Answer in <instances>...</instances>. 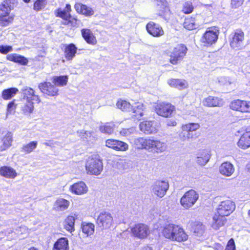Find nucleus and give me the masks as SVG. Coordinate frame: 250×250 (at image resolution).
<instances>
[{"label":"nucleus","mask_w":250,"mask_h":250,"mask_svg":"<svg viewBox=\"0 0 250 250\" xmlns=\"http://www.w3.org/2000/svg\"><path fill=\"white\" fill-rule=\"evenodd\" d=\"M244 113H250V101L244 100Z\"/></svg>","instance_id":"nucleus-62"},{"label":"nucleus","mask_w":250,"mask_h":250,"mask_svg":"<svg viewBox=\"0 0 250 250\" xmlns=\"http://www.w3.org/2000/svg\"><path fill=\"white\" fill-rule=\"evenodd\" d=\"M11 11V10L8 9V7L5 6L2 3L0 5V16L8 15Z\"/></svg>","instance_id":"nucleus-57"},{"label":"nucleus","mask_w":250,"mask_h":250,"mask_svg":"<svg viewBox=\"0 0 250 250\" xmlns=\"http://www.w3.org/2000/svg\"><path fill=\"white\" fill-rule=\"evenodd\" d=\"M79 137L83 139L88 140L92 136L93 132L91 131L81 130L77 132Z\"/></svg>","instance_id":"nucleus-50"},{"label":"nucleus","mask_w":250,"mask_h":250,"mask_svg":"<svg viewBox=\"0 0 250 250\" xmlns=\"http://www.w3.org/2000/svg\"><path fill=\"white\" fill-rule=\"evenodd\" d=\"M244 0H231V5L233 7L237 8L240 6Z\"/></svg>","instance_id":"nucleus-61"},{"label":"nucleus","mask_w":250,"mask_h":250,"mask_svg":"<svg viewBox=\"0 0 250 250\" xmlns=\"http://www.w3.org/2000/svg\"><path fill=\"white\" fill-rule=\"evenodd\" d=\"M95 226L92 223H83L82 225V229L83 233L87 236L93 234L94 232Z\"/></svg>","instance_id":"nucleus-37"},{"label":"nucleus","mask_w":250,"mask_h":250,"mask_svg":"<svg viewBox=\"0 0 250 250\" xmlns=\"http://www.w3.org/2000/svg\"><path fill=\"white\" fill-rule=\"evenodd\" d=\"M179 137L182 141H185L186 140H189L190 139H192L193 138V135L191 133L184 131L183 130H182V131L179 135Z\"/></svg>","instance_id":"nucleus-52"},{"label":"nucleus","mask_w":250,"mask_h":250,"mask_svg":"<svg viewBox=\"0 0 250 250\" xmlns=\"http://www.w3.org/2000/svg\"><path fill=\"white\" fill-rule=\"evenodd\" d=\"M0 174L6 178H14L17 176L16 171L9 167L4 166L0 168Z\"/></svg>","instance_id":"nucleus-31"},{"label":"nucleus","mask_w":250,"mask_h":250,"mask_svg":"<svg viewBox=\"0 0 250 250\" xmlns=\"http://www.w3.org/2000/svg\"><path fill=\"white\" fill-rule=\"evenodd\" d=\"M146 28L147 32L154 37H159L164 35L162 28L153 22L148 23Z\"/></svg>","instance_id":"nucleus-19"},{"label":"nucleus","mask_w":250,"mask_h":250,"mask_svg":"<svg viewBox=\"0 0 250 250\" xmlns=\"http://www.w3.org/2000/svg\"><path fill=\"white\" fill-rule=\"evenodd\" d=\"M22 91L24 98L27 101L34 102L37 103L41 102L39 97L35 94V91L32 88L25 86L22 89Z\"/></svg>","instance_id":"nucleus-20"},{"label":"nucleus","mask_w":250,"mask_h":250,"mask_svg":"<svg viewBox=\"0 0 250 250\" xmlns=\"http://www.w3.org/2000/svg\"><path fill=\"white\" fill-rule=\"evenodd\" d=\"M229 107L233 110L244 113V100L239 99L233 100L230 103Z\"/></svg>","instance_id":"nucleus-33"},{"label":"nucleus","mask_w":250,"mask_h":250,"mask_svg":"<svg viewBox=\"0 0 250 250\" xmlns=\"http://www.w3.org/2000/svg\"><path fill=\"white\" fill-rule=\"evenodd\" d=\"M13 51V47L10 45H0V52L3 54H6Z\"/></svg>","instance_id":"nucleus-56"},{"label":"nucleus","mask_w":250,"mask_h":250,"mask_svg":"<svg viewBox=\"0 0 250 250\" xmlns=\"http://www.w3.org/2000/svg\"><path fill=\"white\" fill-rule=\"evenodd\" d=\"M235 246L234 240L231 238L228 242L225 250H235Z\"/></svg>","instance_id":"nucleus-59"},{"label":"nucleus","mask_w":250,"mask_h":250,"mask_svg":"<svg viewBox=\"0 0 250 250\" xmlns=\"http://www.w3.org/2000/svg\"><path fill=\"white\" fill-rule=\"evenodd\" d=\"M113 222V217L108 212H101L97 219V224L102 229H109Z\"/></svg>","instance_id":"nucleus-8"},{"label":"nucleus","mask_w":250,"mask_h":250,"mask_svg":"<svg viewBox=\"0 0 250 250\" xmlns=\"http://www.w3.org/2000/svg\"><path fill=\"white\" fill-rule=\"evenodd\" d=\"M116 105L119 109L126 112L131 111L133 107L129 102L121 99L118 101Z\"/></svg>","instance_id":"nucleus-35"},{"label":"nucleus","mask_w":250,"mask_h":250,"mask_svg":"<svg viewBox=\"0 0 250 250\" xmlns=\"http://www.w3.org/2000/svg\"><path fill=\"white\" fill-rule=\"evenodd\" d=\"M56 17L62 18L65 21H68L70 19L71 16L70 14L66 12V10H62L61 8H58L55 11Z\"/></svg>","instance_id":"nucleus-42"},{"label":"nucleus","mask_w":250,"mask_h":250,"mask_svg":"<svg viewBox=\"0 0 250 250\" xmlns=\"http://www.w3.org/2000/svg\"><path fill=\"white\" fill-rule=\"evenodd\" d=\"M220 173L225 176H230L234 171V167L229 162H224L219 167Z\"/></svg>","instance_id":"nucleus-25"},{"label":"nucleus","mask_w":250,"mask_h":250,"mask_svg":"<svg viewBox=\"0 0 250 250\" xmlns=\"http://www.w3.org/2000/svg\"><path fill=\"white\" fill-rule=\"evenodd\" d=\"M19 90L17 88L12 87L4 90L2 92V97L4 100H9L18 93Z\"/></svg>","instance_id":"nucleus-36"},{"label":"nucleus","mask_w":250,"mask_h":250,"mask_svg":"<svg viewBox=\"0 0 250 250\" xmlns=\"http://www.w3.org/2000/svg\"><path fill=\"white\" fill-rule=\"evenodd\" d=\"M114 126L113 124L106 123L100 126L99 130L103 133L110 135L114 131Z\"/></svg>","instance_id":"nucleus-38"},{"label":"nucleus","mask_w":250,"mask_h":250,"mask_svg":"<svg viewBox=\"0 0 250 250\" xmlns=\"http://www.w3.org/2000/svg\"><path fill=\"white\" fill-rule=\"evenodd\" d=\"M174 106L167 103H160L155 106L156 113L164 117L170 116L174 110Z\"/></svg>","instance_id":"nucleus-10"},{"label":"nucleus","mask_w":250,"mask_h":250,"mask_svg":"<svg viewBox=\"0 0 250 250\" xmlns=\"http://www.w3.org/2000/svg\"><path fill=\"white\" fill-rule=\"evenodd\" d=\"M210 158V152L208 149H202L199 151L197 155L196 162L200 166H205Z\"/></svg>","instance_id":"nucleus-21"},{"label":"nucleus","mask_w":250,"mask_h":250,"mask_svg":"<svg viewBox=\"0 0 250 250\" xmlns=\"http://www.w3.org/2000/svg\"><path fill=\"white\" fill-rule=\"evenodd\" d=\"M46 4L45 0H37L34 4V10L37 11H40L45 7Z\"/></svg>","instance_id":"nucleus-46"},{"label":"nucleus","mask_w":250,"mask_h":250,"mask_svg":"<svg viewBox=\"0 0 250 250\" xmlns=\"http://www.w3.org/2000/svg\"><path fill=\"white\" fill-rule=\"evenodd\" d=\"M102 162L95 158H89L86 164V169L91 174L98 175L103 170Z\"/></svg>","instance_id":"nucleus-9"},{"label":"nucleus","mask_w":250,"mask_h":250,"mask_svg":"<svg viewBox=\"0 0 250 250\" xmlns=\"http://www.w3.org/2000/svg\"><path fill=\"white\" fill-rule=\"evenodd\" d=\"M74 8L78 13L86 17L91 16L94 13V10L91 7L80 3H76Z\"/></svg>","instance_id":"nucleus-23"},{"label":"nucleus","mask_w":250,"mask_h":250,"mask_svg":"<svg viewBox=\"0 0 250 250\" xmlns=\"http://www.w3.org/2000/svg\"><path fill=\"white\" fill-rule=\"evenodd\" d=\"M2 141L3 146V149L5 150L9 147L11 146L13 141L12 135L11 133L7 132L2 138Z\"/></svg>","instance_id":"nucleus-40"},{"label":"nucleus","mask_w":250,"mask_h":250,"mask_svg":"<svg viewBox=\"0 0 250 250\" xmlns=\"http://www.w3.org/2000/svg\"><path fill=\"white\" fill-rule=\"evenodd\" d=\"M118 140L115 139H107L105 142L106 147L115 149Z\"/></svg>","instance_id":"nucleus-54"},{"label":"nucleus","mask_w":250,"mask_h":250,"mask_svg":"<svg viewBox=\"0 0 250 250\" xmlns=\"http://www.w3.org/2000/svg\"><path fill=\"white\" fill-rule=\"evenodd\" d=\"M163 234L167 239L179 242L185 241L188 239V235L184 229L179 226L173 224L165 226L163 230Z\"/></svg>","instance_id":"nucleus-2"},{"label":"nucleus","mask_w":250,"mask_h":250,"mask_svg":"<svg viewBox=\"0 0 250 250\" xmlns=\"http://www.w3.org/2000/svg\"><path fill=\"white\" fill-rule=\"evenodd\" d=\"M14 19V15H4L0 16V22L3 26H7L12 23Z\"/></svg>","instance_id":"nucleus-44"},{"label":"nucleus","mask_w":250,"mask_h":250,"mask_svg":"<svg viewBox=\"0 0 250 250\" xmlns=\"http://www.w3.org/2000/svg\"><path fill=\"white\" fill-rule=\"evenodd\" d=\"M227 219L226 216L221 215L215 212L212 217V222L211 223L212 228L215 229H219L221 227L224 226L226 223Z\"/></svg>","instance_id":"nucleus-22"},{"label":"nucleus","mask_w":250,"mask_h":250,"mask_svg":"<svg viewBox=\"0 0 250 250\" xmlns=\"http://www.w3.org/2000/svg\"><path fill=\"white\" fill-rule=\"evenodd\" d=\"M18 56L17 54H11L8 55L6 58L9 61L16 62Z\"/></svg>","instance_id":"nucleus-60"},{"label":"nucleus","mask_w":250,"mask_h":250,"mask_svg":"<svg viewBox=\"0 0 250 250\" xmlns=\"http://www.w3.org/2000/svg\"><path fill=\"white\" fill-rule=\"evenodd\" d=\"M116 167L120 170H124L127 167V164L125 161L123 159H120L117 162L116 164Z\"/></svg>","instance_id":"nucleus-55"},{"label":"nucleus","mask_w":250,"mask_h":250,"mask_svg":"<svg viewBox=\"0 0 250 250\" xmlns=\"http://www.w3.org/2000/svg\"><path fill=\"white\" fill-rule=\"evenodd\" d=\"M169 183L167 180H157L151 186L152 194L161 198L166 195L169 188Z\"/></svg>","instance_id":"nucleus-4"},{"label":"nucleus","mask_w":250,"mask_h":250,"mask_svg":"<svg viewBox=\"0 0 250 250\" xmlns=\"http://www.w3.org/2000/svg\"><path fill=\"white\" fill-rule=\"evenodd\" d=\"M28 62V61L27 59L22 56L19 55L16 63H20L21 65H26Z\"/></svg>","instance_id":"nucleus-58"},{"label":"nucleus","mask_w":250,"mask_h":250,"mask_svg":"<svg viewBox=\"0 0 250 250\" xmlns=\"http://www.w3.org/2000/svg\"><path fill=\"white\" fill-rule=\"evenodd\" d=\"M77 20L76 19H73L71 20H70V19H69L68 21H65L62 23L63 24L66 25L69 23H72V25H73V26H76V25L77 24Z\"/></svg>","instance_id":"nucleus-64"},{"label":"nucleus","mask_w":250,"mask_h":250,"mask_svg":"<svg viewBox=\"0 0 250 250\" xmlns=\"http://www.w3.org/2000/svg\"><path fill=\"white\" fill-rule=\"evenodd\" d=\"M33 102L27 101L22 107L23 112L26 114H29L33 111Z\"/></svg>","instance_id":"nucleus-45"},{"label":"nucleus","mask_w":250,"mask_h":250,"mask_svg":"<svg viewBox=\"0 0 250 250\" xmlns=\"http://www.w3.org/2000/svg\"><path fill=\"white\" fill-rule=\"evenodd\" d=\"M128 149V145L122 141L118 140L115 150L124 151H126Z\"/></svg>","instance_id":"nucleus-47"},{"label":"nucleus","mask_w":250,"mask_h":250,"mask_svg":"<svg viewBox=\"0 0 250 250\" xmlns=\"http://www.w3.org/2000/svg\"><path fill=\"white\" fill-rule=\"evenodd\" d=\"M136 131V129L134 127H131L129 128H123L120 131V134L122 136L128 137L135 133Z\"/></svg>","instance_id":"nucleus-49"},{"label":"nucleus","mask_w":250,"mask_h":250,"mask_svg":"<svg viewBox=\"0 0 250 250\" xmlns=\"http://www.w3.org/2000/svg\"><path fill=\"white\" fill-rule=\"evenodd\" d=\"M78 215L74 214L73 215L68 216L64 221V228L68 231L72 232L74 230V223Z\"/></svg>","instance_id":"nucleus-30"},{"label":"nucleus","mask_w":250,"mask_h":250,"mask_svg":"<svg viewBox=\"0 0 250 250\" xmlns=\"http://www.w3.org/2000/svg\"><path fill=\"white\" fill-rule=\"evenodd\" d=\"M200 125L198 123H189L182 126V130L184 131L191 132L194 131L200 128Z\"/></svg>","instance_id":"nucleus-41"},{"label":"nucleus","mask_w":250,"mask_h":250,"mask_svg":"<svg viewBox=\"0 0 250 250\" xmlns=\"http://www.w3.org/2000/svg\"><path fill=\"white\" fill-rule=\"evenodd\" d=\"M69 243L67 238L62 237L57 240L53 246V250H68Z\"/></svg>","instance_id":"nucleus-27"},{"label":"nucleus","mask_w":250,"mask_h":250,"mask_svg":"<svg viewBox=\"0 0 250 250\" xmlns=\"http://www.w3.org/2000/svg\"><path fill=\"white\" fill-rule=\"evenodd\" d=\"M69 189L75 194L83 195L87 192L88 187L83 182L81 181L71 186Z\"/></svg>","instance_id":"nucleus-18"},{"label":"nucleus","mask_w":250,"mask_h":250,"mask_svg":"<svg viewBox=\"0 0 250 250\" xmlns=\"http://www.w3.org/2000/svg\"><path fill=\"white\" fill-rule=\"evenodd\" d=\"M131 230L134 236L140 239L146 238L150 232L148 226L143 224L136 225L131 228Z\"/></svg>","instance_id":"nucleus-13"},{"label":"nucleus","mask_w":250,"mask_h":250,"mask_svg":"<svg viewBox=\"0 0 250 250\" xmlns=\"http://www.w3.org/2000/svg\"><path fill=\"white\" fill-rule=\"evenodd\" d=\"M234 203L229 200L222 201L217 208L216 212L221 215L228 216L235 209Z\"/></svg>","instance_id":"nucleus-11"},{"label":"nucleus","mask_w":250,"mask_h":250,"mask_svg":"<svg viewBox=\"0 0 250 250\" xmlns=\"http://www.w3.org/2000/svg\"><path fill=\"white\" fill-rule=\"evenodd\" d=\"M15 108V103L14 102H10L7 105V113H11Z\"/></svg>","instance_id":"nucleus-63"},{"label":"nucleus","mask_w":250,"mask_h":250,"mask_svg":"<svg viewBox=\"0 0 250 250\" xmlns=\"http://www.w3.org/2000/svg\"><path fill=\"white\" fill-rule=\"evenodd\" d=\"M205 226L201 223H197L193 228L194 233H197L198 235L202 234L204 231Z\"/></svg>","instance_id":"nucleus-53"},{"label":"nucleus","mask_w":250,"mask_h":250,"mask_svg":"<svg viewBox=\"0 0 250 250\" xmlns=\"http://www.w3.org/2000/svg\"><path fill=\"white\" fill-rule=\"evenodd\" d=\"M2 4L8 7V9L12 10L16 6L17 2V0H5Z\"/></svg>","instance_id":"nucleus-51"},{"label":"nucleus","mask_w":250,"mask_h":250,"mask_svg":"<svg viewBox=\"0 0 250 250\" xmlns=\"http://www.w3.org/2000/svg\"><path fill=\"white\" fill-rule=\"evenodd\" d=\"M37 145L38 142L37 141H32L28 144L24 145L21 149L22 151L26 153H30L37 147Z\"/></svg>","instance_id":"nucleus-39"},{"label":"nucleus","mask_w":250,"mask_h":250,"mask_svg":"<svg viewBox=\"0 0 250 250\" xmlns=\"http://www.w3.org/2000/svg\"><path fill=\"white\" fill-rule=\"evenodd\" d=\"M159 16L167 19L170 15V10L166 0H155Z\"/></svg>","instance_id":"nucleus-15"},{"label":"nucleus","mask_w":250,"mask_h":250,"mask_svg":"<svg viewBox=\"0 0 250 250\" xmlns=\"http://www.w3.org/2000/svg\"><path fill=\"white\" fill-rule=\"evenodd\" d=\"M237 145L243 149L250 147V126L246 128V132L241 136Z\"/></svg>","instance_id":"nucleus-17"},{"label":"nucleus","mask_w":250,"mask_h":250,"mask_svg":"<svg viewBox=\"0 0 250 250\" xmlns=\"http://www.w3.org/2000/svg\"><path fill=\"white\" fill-rule=\"evenodd\" d=\"M168 85L174 88L181 90L188 86V83L183 79H171L167 81Z\"/></svg>","instance_id":"nucleus-26"},{"label":"nucleus","mask_w":250,"mask_h":250,"mask_svg":"<svg viewBox=\"0 0 250 250\" xmlns=\"http://www.w3.org/2000/svg\"><path fill=\"white\" fill-rule=\"evenodd\" d=\"M219 30L216 27L208 28L201 38V42L204 46H210L215 43L218 38Z\"/></svg>","instance_id":"nucleus-3"},{"label":"nucleus","mask_w":250,"mask_h":250,"mask_svg":"<svg viewBox=\"0 0 250 250\" xmlns=\"http://www.w3.org/2000/svg\"><path fill=\"white\" fill-rule=\"evenodd\" d=\"M183 25L186 29L189 30L196 28V25L195 23L194 18L190 17L186 19L183 23Z\"/></svg>","instance_id":"nucleus-43"},{"label":"nucleus","mask_w":250,"mask_h":250,"mask_svg":"<svg viewBox=\"0 0 250 250\" xmlns=\"http://www.w3.org/2000/svg\"><path fill=\"white\" fill-rule=\"evenodd\" d=\"M134 144L139 149H144L149 152L162 153L167 149V145L164 142L154 140L150 137H140L134 140Z\"/></svg>","instance_id":"nucleus-1"},{"label":"nucleus","mask_w":250,"mask_h":250,"mask_svg":"<svg viewBox=\"0 0 250 250\" xmlns=\"http://www.w3.org/2000/svg\"><path fill=\"white\" fill-rule=\"evenodd\" d=\"M81 34L85 42L90 44L95 45L97 43V40L92 31L88 28L81 30Z\"/></svg>","instance_id":"nucleus-24"},{"label":"nucleus","mask_w":250,"mask_h":250,"mask_svg":"<svg viewBox=\"0 0 250 250\" xmlns=\"http://www.w3.org/2000/svg\"><path fill=\"white\" fill-rule=\"evenodd\" d=\"M41 92L49 96H57L59 94V89L54 84L50 82H44L39 84Z\"/></svg>","instance_id":"nucleus-12"},{"label":"nucleus","mask_w":250,"mask_h":250,"mask_svg":"<svg viewBox=\"0 0 250 250\" xmlns=\"http://www.w3.org/2000/svg\"><path fill=\"white\" fill-rule=\"evenodd\" d=\"M140 130L146 134H155L158 130V125L155 121H146L140 123Z\"/></svg>","instance_id":"nucleus-14"},{"label":"nucleus","mask_w":250,"mask_h":250,"mask_svg":"<svg viewBox=\"0 0 250 250\" xmlns=\"http://www.w3.org/2000/svg\"><path fill=\"white\" fill-rule=\"evenodd\" d=\"M77 48L76 46L71 43L67 45L64 49V56L67 61L72 60L75 56Z\"/></svg>","instance_id":"nucleus-28"},{"label":"nucleus","mask_w":250,"mask_h":250,"mask_svg":"<svg viewBox=\"0 0 250 250\" xmlns=\"http://www.w3.org/2000/svg\"><path fill=\"white\" fill-rule=\"evenodd\" d=\"M203 104L207 107H221L224 104V102L221 98L209 96L203 100Z\"/></svg>","instance_id":"nucleus-16"},{"label":"nucleus","mask_w":250,"mask_h":250,"mask_svg":"<svg viewBox=\"0 0 250 250\" xmlns=\"http://www.w3.org/2000/svg\"><path fill=\"white\" fill-rule=\"evenodd\" d=\"M193 10V6L191 2L187 1L183 4L182 11L186 14L191 13Z\"/></svg>","instance_id":"nucleus-48"},{"label":"nucleus","mask_w":250,"mask_h":250,"mask_svg":"<svg viewBox=\"0 0 250 250\" xmlns=\"http://www.w3.org/2000/svg\"><path fill=\"white\" fill-rule=\"evenodd\" d=\"M69 206V202L63 198H59L55 202L54 208L58 211H63L67 209Z\"/></svg>","instance_id":"nucleus-32"},{"label":"nucleus","mask_w":250,"mask_h":250,"mask_svg":"<svg viewBox=\"0 0 250 250\" xmlns=\"http://www.w3.org/2000/svg\"><path fill=\"white\" fill-rule=\"evenodd\" d=\"M199 199V194L193 189L187 191L180 199L181 206L186 209H188L196 203Z\"/></svg>","instance_id":"nucleus-5"},{"label":"nucleus","mask_w":250,"mask_h":250,"mask_svg":"<svg viewBox=\"0 0 250 250\" xmlns=\"http://www.w3.org/2000/svg\"><path fill=\"white\" fill-rule=\"evenodd\" d=\"M145 107L143 104L141 103H137L135 104V105H133L131 111L134 114V116L138 120H141V118L144 115V112Z\"/></svg>","instance_id":"nucleus-29"},{"label":"nucleus","mask_w":250,"mask_h":250,"mask_svg":"<svg viewBox=\"0 0 250 250\" xmlns=\"http://www.w3.org/2000/svg\"><path fill=\"white\" fill-rule=\"evenodd\" d=\"M67 76H55L53 78L52 83L57 86H63L67 84L68 82Z\"/></svg>","instance_id":"nucleus-34"},{"label":"nucleus","mask_w":250,"mask_h":250,"mask_svg":"<svg viewBox=\"0 0 250 250\" xmlns=\"http://www.w3.org/2000/svg\"><path fill=\"white\" fill-rule=\"evenodd\" d=\"M188 49L182 44H178L174 48L170 55V62L173 64H177L185 56Z\"/></svg>","instance_id":"nucleus-7"},{"label":"nucleus","mask_w":250,"mask_h":250,"mask_svg":"<svg viewBox=\"0 0 250 250\" xmlns=\"http://www.w3.org/2000/svg\"><path fill=\"white\" fill-rule=\"evenodd\" d=\"M244 34L241 29H237L230 35V46L235 50H239L244 47Z\"/></svg>","instance_id":"nucleus-6"}]
</instances>
